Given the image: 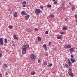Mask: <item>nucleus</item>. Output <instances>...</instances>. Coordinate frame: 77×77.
<instances>
[{"mask_svg":"<svg viewBox=\"0 0 77 77\" xmlns=\"http://www.w3.org/2000/svg\"><path fill=\"white\" fill-rule=\"evenodd\" d=\"M53 2H54V1H56V0H52Z\"/></svg>","mask_w":77,"mask_h":77,"instance_id":"nucleus-48","label":"nucleus"},{"mask_svg":"<svg viewBox=\"0 0 77 77\" xmlns=\"http://www.w3.org/2000/svg\"><path fill=\"white\" fill-rule=\"evenodd\" d=\"M54 5H57V2L56 1H54Z\"/></svg>","mask_w":77,"mask_h":77,"instance_id":"nucleus-34","label":"nucleus"},{"mask_svg":"<svg viewBox=\"0 0 77 77\" xmlns=\"http://www.w3.org/2000/svg\"><path fill=\"white\" fill-rule=\"evenodd\" d=\"M57 39H60L62 38V37L60 35H58L57 37Z\"/></svg>","mask_w":77,"mask_h":77,"instance_id":"nucleus-12","label":"nucleus"},{"mask_svg":"<svg viewBox=\"0 0 77 77\" xmlns=\"http://www.w3.org/2000/svg\"><path fill=\"white\" fill-rule=\"evenodd\" d=\"M52 65H53V64H50L48 65V67H50V66H52Z\"/></svg>","mask_w":77,"mask_h":77,"instance_id":"nucleus-27","label":"nucleus"},{"mask_svg":"<svg viewBox=\"0 0 77 77\" xmlns=\"http://www.w3.org/2000/svg\"><path fill=\"white\" fill-rule=\"evenodd\" d=\"M43 48H44L45 50L46 51L47 50V45L45 44H44Z\"/></svg>","mask_w":77,"mask_h":77,"instance_id":"nucleus-11","label":"nucleus"},{"mask_svg":"<svg viewBox=\"0 0 77 77\" xmlns=\"http://www.w3.org/2000/svg\"><path fill=\"white\" fill-rule=\"evenodd\" d=\"M75 18H76L77 19V15H76L75 17Z\"/></svg>","mask_w":77,"mask_h":77,"instance_id":"nucleus-42","label":"nucleus"},{"mask_svg":"<svg viewBox=\"0 0 77 77\" xmlns=\"http://www.w3.org/2000/svg\"><path fill=\"white\" fill-rule=\"evenodd\" d=\"M2 77V75L1 74H0V77Z\"/></svg>","mask_w":77,"mask_h":77,"instance_id":"nucleus-44","label":"nucleus"},{"mask_svg":"<svg viewBox=\"0 0 77 77\" xmlns=\"http://www.w3.org/2000/svg\"><path fill=\"white\" fill-rule=\"evenodd\" d=\"M43 65H47V63H46V62H44L43 63Z\"/></svg>","mask_w":77,"mask_h":77,"instance_id":"nucleus-30","label":"nucleus"},{"mask_svg":"<svg viewBox=\"0 0 77 77\" xmlns=\"http://www.w3.org/2000/svg\"><path fill=\"white\" fill-rule=\"evenodd\" d=\"M38 41H41V38L40 37H38Z\"/></svg>","mask_w":77,"mask_h":77,"instance_id":"nucleus-23","label":"nucleus"},{"mask_svg":"<svg viewBox=\"0 0 77 77\" xmlns=\"http://www.w3.org/2000/svg\"><path fill=\"white\" fill-rule=\"evenodd\" d=\"M51 42H50L49 43V45H51Z\"/></svg>","mask_w":77,"mask_h":77,"instance_id":"nucleus-40","label":"nucleus"},{"mask_svg":"<svg viewBox=\"0 0 77 77\" xmlns=\"http://www.w3.org/2000/svg\"><path fill=\"white\" fill-rule=\"evenodd\" d=\"M40 62V60H38V62L39 63V62Z\"/></svg>","mask_w":77,"mask_h":77,"instance_id":"nucleus-43","label":"nucleus"},{"mask_svg":"<svg viewBox=\"0 0 77 77\" xmlns=\"http://www.w3.org/2000/svg\"><path fill=\"white\" fill-rule=\"evenodd\" d=\"M14 17H17V13L16 12H15V14H14Z\"/></svg>","mask_w":77,"mask_h":77,"instance_id":"nucleus-18","label":"nucleus"},{"mask_svg":"<svg viewBox=\"0 0 77 77\" xmlns=\"http://www.w3.org/2000/svg\"><path fill=\"white\" fill-rule=\"evenodd\" d=\"M49 17L51 18H54V15L53 14H51L49 16Z\"/></svg>","mask_w":77,"mask_h":77,"instance_id":"nucleus-16","label":"nucleus"},{"mask_svg":"<svg viewBox=\"0 0 77 77\" xmlns=\"http://www.w3.org/2000/svg\"><path fill=\"white\" fill-rule=\"evenodd\" d=\"M53 74H54V73H55V72H53Z\"/></svg>","mask_w":77,"mask_h":77,"instance_id":"nucleus-51","label":"nucleus"},{"mask_svg":"<svg viewBox=\"0 0 77 77\" xmlns=\"http://www.w3.org/2000/svg\"><path fill=\"white\" fill-rule=\"evenodd\" d=\"M68 74L70 75V77H74V74L72 72H68Z\"/></svg>","mask_w":77,"mask_h":77,"instance_id":"nucleus-5","label":"nucleus"},{"mask_svg":"<svg viewBox=\"0 0 77 77\" xmlns=\"http://www.w3.org/2000/svg\"><path fill=\"white\" fill-rule=\"evenodd\" d=\"M21 4L22 5H26V2L24 1L22 2Z\"/></svg>","mask_w":77,"mask_h":77,"instance_id":"nucleus-17","label":"nucleus"},{"mask_svg":"<svg viewBox=\"0 0 77 77\" xmlns=\"http://www.w3.org/2000/svg\"><path fill=\"white\" fill-rule=\"evenodd\" d=\"M0 45H1L2 46L3 45V41L2 38L0 39Z\"/></svg>","mask_w":77,"mask_h":77,"instance_id":"nucleus-2","label":"nucleus"},{"mask_svg":"<svg viewBox=\"0 0 77 77\" xmlns=\"http://www.w3.org/2000/svg\"><path fill=\"white\" fill-rule=\"evenodd\" d=\"M74 48H71L70 49V52H72V51H74Z\"/></svg>","mask_w":77,"mask_h":77,"instance_id":"nucleus-20","label":"nucleus"},{"mask_svg":"<svg viewBox=\"0 0 77 77\" xmlns=\"http://www.w3.org/2000/svg\"><path fill=\"white\" fill-rule=\"evenodd\" d=\"M13 37L14 39H16V40H18V38L17 37L16 35H14Z\"/></svg>","mask_w":77,"mask_h":77,"instance_id":"nucleus-14","label":"nucleus"},{"mask_svg":"<svg viewBox=\"0 0 77 77\" xmlns=\"http://www.w3.org/2000/svg\"><path fill=\"white\" fill-rule=\"evenodd\" d=\"M4 41H5V44H7V43H8V41H7V39H4Z\"/></svg>","mask_w":77,"mask_h":77,"instance_id":"nucleus-24","label":"nucleus"},{"mask_svg":"<svg viewBox=\"0 0 77 77\" xmlns=\"http://www.w3.org/2000/svg\"><path fill=\"white\" fill-rule=\"evenodd\" d=\"M21 14L22 15H27V14H26V12L24 11H22L21 12Z\"/></svg>","mask_w":77,"mask_h":77,"instance_id":"nucleus-7","label":"nucleus"},{"mask_svg":"<svg viewBox=\"0 0 77 77\" xmlns=\"http://www.w3.org/2000/svg\"><path fill=\"white\" fill-rule=\"evenodd\" d=\"M26 30H27V32H30V29H26Z\"/></svg>","mask_w":77,"mask_h":77,"instance_id":"nucleus-31","label":"nucleus"},{"mask_svg":"<svg viewBox=\"0 0 77 77\" xmlns=\"http://www.w3.org/2000/svg\"><path fill=\"white\" fill-rule=\"evenodd\" d=\"M64 66L65 68H68V65H67L66 63L65 64Z\"/></svg>","mask_w":77,"mask_h":77,"instance_id":"nucleus-22","label":"nucleus"},{"mask_svg":"<svg viewBox=\"0 0 77 77\" xmlns=\"http://www.w3.org/2000/svg\"><path fill=\"white\" fill-rule=\"evenodd\" d=\"M60 33L61 34H64V32H60Z\"/></svg>","mask_w":77,"mask_h":77,"instance_id":"nucleus-46","label":"nucleus"},{"mask_svg":"<svg viewBox=\"0 0 77 77\" xmlns=\"http://www.w3.org/2000/svg\"><path fill=\"white\" fill-rule=\"evenodd\" d=\"M27 53L26 50L24 49H22V54H25Z\"/></svg>","mask_w":77,"mask_h":77,"instance_id":"nucleus-8","label":"nucleus"},{"mask_svg":"<svg viewBox=\"0 0 77 77\" xmlns=\"http://www.w3.org/2000/svg\"><path fill=\"white\" fill-rule=\"evenodd\" d=\"M63 30H67L68 28L66 26H63Z\"/></svg>","mask_w":77,"mask_h":77,"instance_id":"nucleus-15","label":"nucleus"},{"mask_svg":"<svg viewBox=\"0 0 77 77\" xmlns=\"http://www.w3.org/2000/svg\"><path fill=\"white\" fill-rule=\"evenodd\" d=\"M29 45L26 44V45H23L24 48H23L22 49L26 50L29 48Z\"/></svg>","mask_w":77,"mask_h":77,"instance_id":"nucleus-1","label":"nucleus"},{"mask_svg":"<svg viewBox=\"0 0 77 77\" xmlns=\"http://www.w3.org/2000/svg\"><path fill=\"white\" fill-rule=\"evenodd\" d=\"M6 75H8V73L7 72H6Z\"/></svg>","mask_w":77,"mask_h":77,"instance_id":"nucleus-49","label":"nucleus"},{"mask_svg":"<svg viewBox=\"0 0 77 77\" xmlns=\"http://www.w3.org/2000/svg\"><path fill=\"white\" fill-rule=\"evenodd\" d=\"M45 34H48V31H47L45 32Z\"/></svg>","mask_w":77,"mask_h":77,"instance_id":"nucleus-32","label":"nucleus"},{"mask_svg":"<svg viewBox=\"0 0 77 77\" xmlns=\"http://www.w3.org/2000/svg\"><path fill=\"white\" fill-rule=\"evenodd\" d=\"M35 30H36V31H37L38 29H37V28H35Z\"/></svg>","mask_w":77,"mask_h":77,"instance_id":"nucleus-45","label":"nucleus"},{"mask_svg":"<svg viewBox=\"0 0 77 77\" xmlns=\"http://www.w3.org/2000/svg\"><path fill=\"white\" fill-rule=\"evenodd\" d=\"M35 74V72H31V75H34Z\"/></svg>","mask_w":77,"mask_h":77,"instance_id":"nucleus-28","label":"nucleus"},{"mask_svg":"<svg viewBox=\"0 0 77 77\" xmlns=\"http://www.w3.org/2000/svg\"><path fill=\"white\" fill-rule=\"evenodd\" d=\"M72 11H74V7H72Z\"/></svg>","mask_w":77,"mask_h":77,"instance_id":"nucleus-36","label":"nucleus"},{"mask_svg":"<svg viewBox=\"0 0 77 77\" xmlns=\"http://www.w3.org/2000/svg\"><path fill=\"white\" fill-rule=\"evenodd\" d=\"M71 59H73L74 57V55H71Z\"/></svg>","mask_w":77,"mask_h":77,"instance_id":"nucleus-29","label":"nucleus"},{"mask_svg":"<svg viewBox=\"0 0 77 77\" xmlns=\"http://www.w3.org/2000/svg\"><path fill=\"white\" fill-rule=\"evenodd\" d=\"M70 60L72 63H74L75 62V59L73 58H71Z\"/></svg>","mask_w":77,"mask_h":77,"instance_id":"nucleus-13","label":"nucleus"},{"mask_svg":"<svg viewBox=\"0 0 77 77\" xmlns=\"http://www.w3.org/2000/svg\"><path fill=\"white\" fill-rule=\"evenodd\" d=\"M29 17H30V15H28L25 16L24 18L26 20H28L29 18Z\"/></svg>","mask_w":77,"mask_h":77,"instance_id":"nucleus-10","label":"nucleus"},{"mask_svg":"<svg viewBox=\"0 0 77 77\" xmlns=\"http://www.w3.org/2000/svg\"><path fill=\"white\" fill-rule=\"evenodd\" d=\"M48 55V53H46V56H47Z\"/></svg>","mask_w":77,"mask_h":77,"instance_id":"nucleus-39","label":"nucleus"},{"mask_svg":"<svg viewBox=\"0 0 77 77\" xmlns=\"http://www.w3.org/2000/svg\"><path fill=\"white\" fill-rule=\"evenodd\" d=\"M68 62L70 66H71L72 65V63H71V61H70V59L68 60Z\"/></svg>","mask_w":77,"mask_h":77,"instance_id":"nucleus-3","label":"nucleus"},{"mask_svg":"<svg viewBox=\"0 0 77 77\" xmlns=\"http://www.w3.org/2000/svg\"><path fill=\"white\" fill-rule=\"evenodd\" d=\"M72 70V69H71V68H69V71H71V70Z\"/></svg>","mask_w":77,"mask_h":77,"instance_id":"nucleus-41","label":"nucleus"},{"mask_svg":"<svg viewBox=\"0 0 77 77\" xmlns=\"http://www.w3.org/2000/svg\"><path fill=\"white\" fill-rule=\"evenodd\" d=\"M51 5L50 4L48 5H47L48 8H50V7H51Z\"/></svg>","mask_w":77,"mask_h":77,"instance_id":"nucleus-26","label":"nucleus"},{"mask_svg":"<svg viewBox=\"0 0 77 77\" xmlns=\"http://www.w3.org/2000/svg\"><path fill=\"white\" fill-rule=\"evenodd\" d=\"M64 8H65V4H64V3L62 4L61 8H62V9H63Z\"/></svg>","mask_w":77,"mask_h":77,"instance_id":"nucleus-19","label":"nucleus"},{"mask_svg":"<svg viewBox=\"0 0 77 77\" xmlns=\"http://www.w3.org/2000/svg\"><path fill=\"white\" fill-rule=\"evenodd\" d=\"M1 63H2V62H1V61H0V64H1Z\"/></svg>","mask_w":77,"mask_h":77,"instance_id":"nucleus-50","label":"nucleus"},{"mask_svg":"<svg viewBox=\"0 0 77 77\" xmlns=\"http://www.w3.org/2000/svg\"><path fill=\"white\" fill-rule=\"evenodd\" d=\"M9 61H11V59H9Z\"/></svg>","mask_w":77,"mask_h":77,"instance_id":"nucleus-47","label":"nucleus"},{"mask_svg":"<svg viewBox=\"0 0 77 77\" xmlns=\"http://www.w3.org/2000/svg\"><path fill=\"white\" fill-rule=\"evenodd\" d=\"M2 55V54H1V53H0V58L1 57V56Z\"/></svg>","mask_w":77,"mask_h":77,"instance_id":"nucleus-37","label":"nucleus"},{"mask_svg":"<svg viewBox=\"0 0 77 77\" xmlns=\"http://www.w3.org/2000/svg\"><path fill=\"white\" fill-rule=\"evenodd\" d=\"M7 67H8V66H7L6 64H4V65L3 66V68H6Z\"/></svg>","mask_w":77,"mask_h":77,"instance_id":"nucleus-21","label":"nucleus"},{"mask_svg":"<svg viewBox=\"0 0 77 77\" xmlns=\"http://www.w3.org/2000/svg\"><path fill=\"white\" fill-rule=\"evenodd\" d=\"M65 21H68V18H66L65 19Z\"/></svg>","mask_w":77,"mask_h":77,"instance_id":"nucleus-35","label":"nucleus"},{"mask_svg":"<svg viewBox=\"0 0 77 77\" xmlns=\"http://www.w3.org/2000/svg\"><path fill=\"white\" fill-rule=\"evenodd\" d=\"M65 48H70L71 47V46L70 45H65Z\"/></svg>","mask_w":77,"mask_h":77,"instance_id":"nucleus-6","label":"nucleus"},{"mask_svg":"<svg viewBox=\"0 0 77 77\" xmlns=\"http://www.w3.org/2000/svg\"><path fill=\"white\" fill-rule=\"evenodd\" d=\"M13 26L12 25H10L9 26V29H12Z\"/></svg>","mask_w":77,"mask_h":77,"instance_id":"nucleus-25","label":"nucleus"},{"mask_svg":"<svg viewBox=\"0 0 77 77\" xmlns=\"http://www.w3.org/2000/svg\"><path fill=\"white\" fill-rule=\"evenodd\" d=\"M35 12L36 14H39L41 12V10L39 9H36Z\"/></svg>","mask_w":77,"mask_h":77,"instance_id":"nucleus-4","label":"nucleus"},{"mask_svg":"<svg viewBox=\"0 0 77 77\" xmlns=\"http://www.w3.org/2000/svg\"><path fill=\"white\" fill-rule=\"evenodd\" d=\"M40 8L41 9H44V7L41 6H40Z\"/></svg>","mask_w":77,"mask_h":77,"instance_id":"nucleus-33","label":"nucleus"},{"mask_svg":"<svg viewBox=\"0 0 77 77\" xmlns=\"http://www.w3.org/2000/svg\"><path fill=\"white\" fill-rule=\"evenodd\" d=\"M26 4H23V7H26Z\"/></svg>","mask_w":77,"mask_h":77,"instance_id":"nucleus-38","label":"nucleus"},{"mask_svg":"<svg viewBox=\"0 0 77 77\" xmlns=\"http://www.w3.org/2000/svg\"><path fill=\"white\" fill-rule=\"evenodd\" d=\"M30 57L32 59H35V56L34 54H32L30 56Z\"/></svg>","mask_w":77,"mask_h":77,"instance_id":"nucleus-9","label":"nucleus"}]
</instances>
